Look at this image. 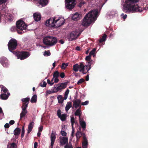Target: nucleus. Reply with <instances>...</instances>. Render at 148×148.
Returning <instances> with one entry per match:
<instances>
[{
    "mask_svg": "<svg viewBox=\"0 0 148 148\" xmlns=\"http://www.w3.org/2000/svg\"><path fill=\"white\" fill-rule=\"evenodd\" d=\"M139 0H125L123 5L122 10L126 13L130 12H141L143 10L135 3L138 2Z\"/></svg>",
    "mask_w": 148,
    "mask_h": 148,
    "instance_id": "nucleus-1",
    "label": "nucleus"
},
{
    "mask_svg": "<svg viewBox=\"0 0 148 148\" xmlns=\"http://www.w3.org/2000/svg\"><path fill=\"white\" fill-rule=\"evenodd\" d=\"M98 13L97 10H95L90 12L84 17L82 25L85 27L89 26L93 21H94L96 20Z\"/></svg>",
    "mask_w": 148,
    "mask_h": 148,
    "instance_id": "nucleus-2",
    "label": "nucleus"
},
{
    "mask_svg": "<svg viewBox=\"0 0 148 148\" xmlns=\"http://www.w3.org/2000/svg\"><path fill=\"white\" fill-rule=\"evenodd\" d=\"M56 18H50L45 22V24L47 26L49 27H59L64 24L65 21L63 18H59L58 19H56Z\"/></svg>",
    "mask_w": 148,
    "mask_h": 148,
    "instance_id": "nucleus-3",
    "label": "nucleus"
},
{
    "mask_svg": "<svg viewBox=\"0 0 148 148\" xmlns=\"http://www.w3.org/2000/svg\"><path fill=\"white\" fill-rule=\"evenodd\" d=\"M29 101L30 98L28 97L23 98L21 99V101L23 102L22 106L21 107L22 111L20 114V120L22 119L23 117H24L27 113V108L29 103Z\"/></svg>",
    "mask_w": 148,
    "mask_h": 148,
    "instance_id": "nucleus-4",
    "label": "nucleus"
},
{
    "mask_svg": "<svg viewBox=\"0 0 148 148\" xmlns=\"http://www.w3.org/2000/svg\"><path fill=\"white\" fill-rule=\"evenodd\" d=\"M16 29L18 33L21 34L24 32L23 30H25L27 27V25L23 21H18L16 23Z\"/></svg>",
    "mask_w": 148,
    "mask_h": 148,
    "instance_id": "nucleus-5",
    "label": "nucleus"
},
{
    "mask_svg": "<svg viewBox=\"0 0 148 148\" xmlns=\"http://www.w3.org/2000/svg\"><path fill=\"white\" fill-rule=\"evenodd\" d=\"M13 53L17 57L18 59H20L21 60L27 58L30 55L29 52L27 51H14Z\"/></svg>",
    "mask_w": 148,
    "mask_h": 148,
    "instance_id": "nucleus-6",
    "label": "nucleus"
},
{
    "mask_svg": "<svg viewBox=\"0 0 148 148\" xmlns=\"http://www.w3.org/2000/svg\"><path fill=\"white\" fill-rule=\"evenodd\" d=\"M8 45L9 51L13 53L17 46V41L15 39L12 38L9 41Z\"/></svg>",
    "mask_w": 148,
    "mask_h": 148,
    "instance_id": "nucleus-7",
    "label": "nucleus"
},
{
    "mask_svg": "<svg viewBox=\"0 0 148 148\" xmlns=\"http://www.w3.org/2000/svg\"><path fill=\"white\" fill-rule=\"evenodd\" d=\"M65 2L66 8L70 10L73 9L76 3V0H65Z\"/></svg>",
    "mask_w": 148,
    "mask_h": 148,
    "instance_id": "nucleus-8",
    "label": "nucleus"
},
{
    "mask_svg": "<svg viewBox=\"0 0 148 148\" xmlns=\"http://www.w3.org/2000/svg\"><path fill=\"white\" fill-rule=\"evenodd\" d=\"M81 33L76 31H73L70 34V37L69 38V41L75 40L80 35Z\"/></svg>",
    "mask_w": 148,
    "mask_h": 148,
    "instance_id": "nucleus-9",
    "label": "nucleus"
},
{
    "mask_svg": "<svg viewBox=\"0 0 148 148\" xmlns=\"http://www.w3.org/2000/svg\"><path fill=\"white\" fill-rule=\"evenodd\" d=\"M52 40L51 39V36H47L43 38V42L44 44L46 45L52 46L53 44L51 43L50 42V41Z\"/></svg>",
    "mask_w": 148,
    "mask_h": 148,
    "instance_id": "nucleus-10",
    "label": "nucleus"
},
{
    "mask_svg": "<svg viewBox=\"0 0 148 148\" xmlns=\"http://www.w3.org/2000/svg\"><path fill=\"white\" fill-rule=\"evenodd\" d=\"M68 83V82H66L56 84V85L57 89L59 90V91L61 92L62 90L65 88L67 86Z\"/></svg>",
    "mask_w": 148,
    "mask_h": 148,
    "instance_id": "nucleus-11",
    "label": "nucleus"
},
{
    "mask_svg": "<svg viewBox=\"0 0 148 148\" xmlns=\"http://www.w3.org/2000/svg\"><path fill=\"white\" fill-rule=\"evenodd\" d=\"M0 62L5 67H6L8 65V60L5 57H1L0 59Z\"/></svg>",
    "mask_w": 148,
    "mask_h": 148,
    "instance_id": "nucleus-12",
    "label": "nucleus"
},
{
    "mask_svg": "<svg viewBox=\"0 0 148 148\" xmlns=\"http://www.w3.org/2000/svg\"><path fill=\"white\" fill-rule=\"evenodd\" d=\"M60 146L61 145H63L65 144L68 143V138L67 137H60Z\"/></svg>",
    "mask_w": 148,
    "mask_h": 148,
    "instance_id": "nucleus-13",
    "label": "nucleus"
},
{
    "mask_svg": "<svg viewBox=\"0 0 148 148\" xmlns=\"http://www.w3.org/2000/svg\"><path fill=\"white\" fill-rule=\"evenodd\" d=\"M51 146L49 148H53V145L54 143L56 138V136L55 133H53V131L51 133Z\"/></svg>",
    "mask_w": 148,
    "mask_h": 148,
    "instance_id": "nucleus-14",
    "label": "nucleus"
},
{
    "mask_svg": "<svg viewBox=\"0 0 148 148\" xmlns=\"http://www.w3.org/2000/svg\"><path fill=\"white\" fill-rule=\"evenodd\" d=\"M73 103V106L75 108H77L79 107L80 104L81 103V101L80 99H76L75 100H73L72 101Z\"/></svg>",
    "mask_w": 148,
    "mask_h": 148,
    "instance_id": "nucleus-15",
    "label": "nucleus"
},
{
    "mask_svg": "<svg viewBox=\"0 0 148 148\" xmlns=\"http://www.w3.org/2000/svg\"><path fill=\"white\" fill-rule=\"evenodd\" d=\"M83 141L82 143V146L83 148H87L88 144V141L86 137L85 136L83 137Z\"/></svg>",
    "mask_w": 148,
    "mask_h": 148,
    "instance_id": "nucleus-16",
    "label": "nucleus"
},
{
    "mask_svg": "<svg viewBox=\"0 0 148 148\" xmlns=\"http://www.w3.org/2000/svg\"><path fill=\"white\" fill-rule=\"evenodd\" d=\"M34 20L36 21H38L40 20L41 16L40 14L35 13L33 14Z\"/></svg>",
    "mask_w": 148,
    "mask_h": 148,
    "instance_id": "nucleus-17",
    "label": "nucleus"
},
{
    "mask_svg": "<svg viewBox=\"0 0 148 148\" xmlns=\"http://www.w3.org/2000/svg\"><path fill=\"white\" fill-rule=\"evenodd\" d=\"M81 17V15L79 14L78 13H75L72 16V19L74 21H77L79 20Z\"/></svg>",
    "mask_w": 148,
    "mask_h": 148,
    "instance_id": "nucleus-18",
    "label": "nucleus"
},
{
    "mask_svg": "<svg viewBox=\"0 0 148 148\" xmlns=\"http://www.w3.org/2000/svg\"><path fill=\"white\" fill-rule=\"evenodd\" d=\"M10 95V93L9 92H7V93H1L0 98L2 99L6 100L8 98Z\"/></svg>",
    "mask_w": 148,
    "mask_h": 148,
    "instance_id": "nucleus-19",
    "label": "nucleus"
},
{
    "mask_svg": "<svg viewBox=\"0 0 148 148\" xmlns=\"http://www.w3.org/2000/svg\"><path fill=\"white\" fill-rule=\"evenodd\" d=\"M92 65V63L91 62H88V63H86V65H85V69L86 70V71L85 72L86 73H88L90 69L91 68V65Z\"/></svg>",
    "mask_w": 148,
    "mask_h": 148,
    "instance_id": "nucleus-20",
    "label": "nucleus"
},
{
    "mask_svg": "<svg viewBox=\"0 0 148 148\" xmlns=\"http://www.w3.org/2000/svg\"><path fill=\"white\" fill-rule=\"evenodd\" d=\"M81 106H80L79 108L77 110L75 114V116H79V120H81L80 119V116L81 114Z\"/></svg>",
    "mask_w": 148,
    "mask_h": 148,
    "instance_id": "nucleus-21",
    "label": "nucleus"
},
{
    "mask_svg": "<svg viewBox=\"0 0 148 148\" xmlns=\"http://www.w3.org/2000/svg\"><path fill=\"white\" fill-rule=\"evenodd\" d=\"M71 126L72 127V132L71 134V136L72 137L74 136V127L73 125L74 124H75V126H76L77 124V121H71Z\"/></svg>",
    "mask_w": 148,
    "mask_h": 148,
    "instance_id": "nucleus-22",
    "label": "nucleus"
},
{
    "mask_svg": "<svg viewBox=\"0 0 148 148\" xmlns=\"http://www.w3.org/2000/svg\"><path fill=\"white\" fill-rule=\"evenodd\" d=\"M21 130L18 127L16 128L14 131V135L18 136L21 133Z\"/></svg>",
    "mask_w": 148,
    "mask_h": 148,
    "instance_id": "nucleus-23",
    "label": "nucleus"
},
{
    "mask_svg": "<svg viewBox=\"0 0 148 148\" xmlns=\"http://www.w3.org/2000/svg\"><path fill=\"white\" fill-rule=\"evenodd\" d=\"M57 98L58 99V102L59 103H63L64 98L62 97V95H60L58 96Z\"/></svg>",
    "mask_w": 148,
    "mask_h": 148,
    "instance_id": "nucleus-24",
    "label": "nucleus"
},
{
    "mask_svg": "<svg viewBox=\"0 0 148 148\" xmlns=\"http://www.w3.org/2000/svg\"><path fill=\"white\" fill-rule=\"evenodd\" d=\"M51 39L52 40L50 41L51 43L53 44V46L55 45L57 41V38L56 37L51 36Z\"/></svg>",
    "mask_w": 148,
    "mask_h": 148,
    "instance_id": "nucleus-25",
    "label": "nucleus"
},
{
    "mask_svg": "<svg viewBox=\"0 0 148 148\" xmlns=\"http://www.w3.org/2000/svg\"><path fill=\"white\" fill-rule=\"evenodd\" d=\"M37 99V95H34L32 97L30 100L32 103H35L36 102Z\"/></svg>",
    "mask_w": 148,
    "mask_h": 148,
    "instance_id": "nucleus-26",
    "label": "nucleus"
},
{
    "mask_svg": "<svg viewBox=\"0 0 148 148\" xmlns=\"http://www.w3.org/2000/svg\"><path fill=\"white\" fill-rule=\"evenodd\" d=\"M48 0H40L39 3L42 6L47 5L48 3Z\"/></svg>",
    "mask_w": 148,
    "mask_h": 148,
    "instance_id": "nucleus-27",
    "label": "nucleus"
},
{
    "mask_svg": "<svg viewBox=\"0 0 148 148\" xmlns=\"http://www.w3.org/2000/svg\"><path fill=\"white\" fill-rule=\"evenodd\" d=\"M1 93H7L8 92V90L5 87L2 85V86L1 87Z\"/></svg>",
    "mask_w": 148,
    "mask_h": 148,
    "instance_id": "nucleus-28",
    "label": "nucleus"
},
{
    "mask_svg": "<svg viewBox=\"0 0 148 148\" xmlns=\"http://www.w3.org/2000/svg\"><path fill=\"white\" fill-rule=\"evenodd\" d=\"M72 103L71 102H68L65 107V110L67 111L69 110V109L72 107Z\"/></svg>",
    "mask_w": 148,
    "mask_h": 148,
    "instance_id": "nucleus-29",
    "label": "nucleus"
},
{
    "mask_svg": "<svg viewBox=\"0 0 148 148\" xmlns=\"http://www.w3.org/2000/svg\"><path fill=\"white\" fill-rule=\"evenodd\" d=\"M80 125L84 130L86 127V123L84 121H79Z\"/></svg>",
    "mask_w": 148,
    "mask_h": 148,
    "instance_id": "nucleus-30",
    "label": "nucleus"
},
{
    "mask_svg": "<svg viewBox=\"0 0 148 148\" xmlns=\"http://www.w3.org/2000/svg\"><path fill=\"white\" fill-rule=\"evenodd\" d=\"M91 56H90V55H89L86 56V57L85 58V60L86 61H87L86 63H88V62H91V63H92V62H93V61L92 60H91Z\"/></svg>",
    "mask_w": 148,
    "mask_h": 148,
    "instance_id": "nucleus-31",
    "label": "nucleus"
},
{
    "mask_svg": "<svg viewBox=\"0 0 148 148\" xmlns=\"http://www.w3.org/2000/svg\"><path fill=\"white\" fill-rule=\"evenodd\" d=\"M8 148H16V145L14 143L8 144L7 145Z\"/></svg>",
    "mask_w": 148,
    "mask_h": 148,
    "instance_id": "nucleus-32",
    "label": "nucleus"
},
{
    "mask_svg": "<svg viewBox=\"0 0 148 148\" xmlns=\"http://www.w3.org/2000/svg\"><path fill=\"white\" fill-rule=\"evenodd\" d=\"M79 65L78 64H76L73 66V71L76 72L78 71Z\"/></svg>",
    "mask_w": 148,
    "mask_h": 148,
    "instance_id": "nucleus-33",
    "label": "nucleus"
},
{
    "mask_svg": "<svg viewBox=\"0 0 148 148\" xmlns=\"http://www.w3.org/2000/svg\"><path fill=\"white\" fill-rule=\"evenodd\" d=\"M106 34H104L102 38L99 40V42L100 43H102L105 41L106 40Z\"/></svg>",
    "mask_w": 148,
    "mask_h": 148,
    "instance_id": "nucleus-34",
    "label": "nucleus"
},
{
    "mask_svg": "<svg viewBox=\"0 0 148 148\" xmlns=\"http://www.w3.org/2000/svg\"><path fill=\"white\" fill-rule=\"evenodd\" d=\"M69 90L67 89L65 91V93H64V100H66L68 97V95L69 94Z\"/></svg>",
    "mask_w": 148,
    "mask_h": 148,
    "instance_id": "nucleus-35",
    "label": "nucleus"
},
{
    "mask_svg": "<svg viewBox=\"0 0 148 148\" xmlns=\"http://www.w3.org/2000/svg\"><path fill=\"white\" fill-rule=\"evenodd\" d=\"M82 135V134L81 132L78 131L76 133V136L77 140H78L79 139Z\"/></svg>",
    "mask_w": 148,
    "mask_h": 148,
    "instance_id": "nucleus-36",
    "label": "nucleus"
},
{
    "mask_svg": "<svg viewBox=\"0 0 148 148\" xmlns=\"http://www.w3.org/2000/svg\"><path fill=\"white\" fill-rule=\"evenodd\" d=\"M66 117V114H62L60 117H59V118L61 120H65Z\"/></svg>",
    "mask_w": 148,
    "mask_h": 148,
    "instance_id": "nucleus-37",
    "label": "nucleus"
},
{
    "mask_svg": "<svg viewBox=\"0 0 148 148\" xmlns=\"http://www.w3.org/2000/svg\"><path fill=\"white\" fill-rule=\"evenodd\" d=\"M59 76V72L58 71L54 72L53 76L54 77H58Z\"/></svg>",
    "mask_w": 148,
    "mask_h": 148,
    "instance_id": "nucleus-38",
    "label": "nucleus"
},
{
    "mask_svg": "<svg viewBox=\"0 0 148 148\" xmlns=\"http://www.w3.org/2000/svg\"><path fill=\"white\" fill-rule=\"evenodd\" d=\"M96 51V48L93 49L90 52L89 55L91 56L92 55L94 57L95 56V53Z\"/></svg>",
    "mask_w": 148,
    "mask_h": 148,
    "instance_id": "nucleus-39",
    "label": "nucleus"
},
{
    "mask_svg": "<svg viewBox=\"0 0 148 148\" xmlns=\"http://www.w3.org/2000/svg\"><path fill=\"white\" fill-rule=\"evenodd\" d=\"M68 63H63L61 65V68L62 69H65L68 66Z\"/></svg>",
    "mask_w": 148,
    "mask_h": 148,
    "instance_id": "nucleus-40",
    "label": "nucleus"
},
{
    "mask_svg": "<svg viewBox=\"0 0 148 148\" xmlns=\"http://www.w3.org/2000/svg\"><path fill=\"white\" fill-rule=\"evenodd\" d=\"M8 18V21H10V22L12 21L14 19L13 16L12 14H9Z\"/></svg>",
    "mask_w": 148,
    "mask_h": 148,
    "instance_id": "nucleus-41",
    "label": "nucleus"
},
{
    "mask_svg": "<svg viewBox=\"0 0 148 148\" xmlns=\"http://www.w3.org/2000/svg\"><path fill=\"white\" fill-rule=\"evenodd\" d=\"M52 91V92L53 93H56L59 91V90L57 89V88L56 85L54 86V87Z\"/></svg>",
    "mask_w": 148,
    "mask_h": 148,
    "instance_id": "nucleus-42",
    "label": "nucleus"
},
{
    "mask_svg": "<svg viewBox=\"0 0 148 148\" xmlns=\"http://www.w3.org/2000/svg\"><path fill=\"white\" fill-rule=\"evenodd\" d=\"M86 3L85 1L82 0L79 3V4L78 5V6L79 7L81 8L84 4H86Z\"/></svg>",
    "mask_w": 148,
    "mask_h": 148,
    "instance_id": "nucleus-43",
    "label": "nucleus"
},
{
    "mask_svg": "<svg viewBox=\"0 0 148 148\" xmlns=\"http://www.w3.org/2000/svg\"><path fill=\"white\" fill-rule=\"evenodd\" d=\"M25 132V130L24 127V126H23L22 127V129L21 135V137L22 138H23L24 136Z\"/></svg>",
    "mask_w": 148,
    "mask_h": 148,
    "instance_id": "nucleus-44",
    "label": "nucleus"
},
{
    "mask_svg": "<svg viewBox=\"0 0 148 148\" xmlns=\"http://www.w3.org/2000/svg\"><path fill=\"white\" fill-rule=\"evenodd\" d=\"M85 66H84V64H83V63L82 62H81L80 63L79 68L80 69H85Z\"/></svg>",
    "mask_w": 148,
    "mask_h": 148,
    "instance_id": "nucleus-45",
    "label": "nucleus"
},
{
    "mask_svg": "<svg viewBox=\"0 0 148 148\" xmlns=\"http://www.w3.org/2000/svg\"><path fill=\"white\" fill-rule=\"evenodd\" d=\"M85 80L83 78L80 79L78 82L77 84L78 85H80L82 84L83 82H84Z\"/></svg>",
    "mask_w": 148,
    "mask_h": 148,
    "instance_id": "nucleus-46",
    "label": "nucleus"
},
{
    "mask_svg": "<svg viewBox=\"0 0 148 148\" xmlns=\"http://www.w3.org/2000/svg\"><path fill=\"white\" fill-rule=\"evenodd\" d=\"M33 128V127H30V126H28L27 132V134H29L30 133V132L32 131Z\"/></svg>",
    "mask_w": 148,
    "mask_h": 148,
    "instance_id": "nucleus-47",
    "label": "nucleus"
},
{
    "mask_svg": "<svg viewBox=\"0 0 148 148\" xmlns=\"http://www.w3.org/2000/svg\"><path fill=\"white\" fill-rule=\"evenodd\" d=\"M47 83L45 82H43L40 83V86L42 87H45Z\"/></svg>",
    "mask_w": 148,
    "mask_h": 148,
    "instance_id": "nucleus-48",
    "label": "nucleus"
},
{
    "mask_svg": "<svg viewBox=\"0 0 148 148\" xmlns=\"http://www.w3.org/2000/svg\"><path fill=\"white\" fill-rule=\"evenodd\" d=\"M57 115L58 116V117H60V116L61 115V111L60 109H58L57 111Z\"/></svg>",
    "mask_w": 148,
    "mask_h": 148,
    "instance_id": "nucleus-49",
    "label": "nucleus"
},
{
    "mask_svg": "<svg viewBox=\"0 0 148 148\" xmlns=\"http://www.w3.org/2000/svg\"><path fill=\"white\" fill-rule=\"evenodd\" d=\"M60 133L62 136H66L67 135L66 133L65 132L63 131L62 130L61 131Z\"/></svg>",
    "mask_w": 148,
    "mask_h": 148,
    "instance_id": "nucleus-50",
    "label": "nucleus"
},
{
    "mask_svg": "<svg viewBox=\"0 0 148 148\" xmlns=\"http://www.w3.org/2000/svg\"><path fill=\"white\" fill-rule=\"evenodd\" d=\"M44 55H47V56H49L51 55V53L49 50L47 51H45Z\"/></svg>",
    "mask_w": 148,
    "mask_h": 148,
    "instance_id": "nucleus-51",
    "label": "nucleus"
},
{
    "mask_svg": "<svg viewBox=\"0 0 148 148\" xmlns=\"http://www.w3.org/2000/svg\"><path fill=\"white\" fill-rule=\"evenodd\" d=\"M64 148H73V147L71 145H70L67 144L64 146Z\"/></svg>",
    "mask_w": 148,
    "mask_h": 148,
    "instance_id": "nucleus-52",
    "label": "nucleus"
},
{
    "mask_svg": "<svg viewBox=\"0 0 148 148\" xmlns=\"http://www.w3.org/2000/svg\"><path fill=\"white\" fill-rule=\"evenodd\" d=\"M59 76L61 78H63L65 76V74L64 72H62L59 74Z\"/></svg>",
    "mask_w": 148,
    "mask_h": 148,
    "instance_id": "nucleus-53",
    "label": "nucleus"
},
{
    "mask_svg": "<svg viewBox=\"0 0 148 148\" xmlns=\"http://www.w3.org/2000/svg\"><path fill=\"white\" fill-rule=\"evenodd\" d=\"M47 81V83L50 86L53 85L54 84V82H51L49 79H48Z\"/></svg>",
    "mask_w": 148,
    "mask_h": 148,
    "instance_id": "nucleus-54",
    "label": "nucleus"
},
{
    "mask_svg": "<svg viewBox=\"0 0 148 148\" xmlns=\"http://www.w3.org/2000/svg\"><path fill=\"white\" fill-rule=\"evenodd\" d=\"M89 103V101H86L84 102H82V103L81 104L82 105L84 106L88 104Z\"/></svg>",
    "mask_w": 148,
    "mask_h": 148,
    "instance_id": "nucleus-55",
    "label": "nucleus"
},
{
    "mask_svg": "<svg viewBox=\"0 0 148 148\" xmlns=\"http://www.w3.org/2000/svg\"><path fill=\"white\" fill-rule=\"evenodd\" d=\"M7 0H0V5L2 4L7 1Z\"/></svg>",
    "mask_w": 148,
    "mask_h": 148,
    "instance_id": "nucleus-56",
    "label": "nucleus"
},
{
    "mask_svg": "<svg viewBox=\"0 0 148 148\" xmlns=\"http://www.w3.org/2000/svg\"><path fill=\"white\" fill-rule=\"evenodd\" d=\"M79 71L80 72H82V73L83 74H86V73H85V69H80L79 70Z\"/></svg>",
    "mask_w": 148,
    "mask_h": 148,
    "instance_id": "nucleus-57",
    "label": "nucleus"
},
{
    "mask_svg": "<svg viewBox=\"0 0 148 148\" xmlns=\"http://www.w3.org/2000/svg\"><path fill=\"white\" fill-rule=\"evenodd\" d=\"M34 122L33 121H32L29 123V124L28 125V126H30V127H33V126L34 125Z\"/></svg>",
    "mask_w": 148,
    "mask_h": 148,
    "instance_id": "nucleus-58",
    "label": "nucleus"
},
{
    "mask_svg": "<svg viewBox=\"0 0 148 148\" xmlns=\"http://www.w3.org/2000/svg\"><path fill=\"white\" fill-rule=\"evenodd\" d=\"M10 125L8 123H6L4 125V127L5 128H8L10 127Z\"/></svg>",
    "mask_w": 148,
    "mask_h": 148,
    "instance_id": "nucleus-59",
    "label": "nucleus"
},
{
    "mask_svg": "<svg viewBox=\"0 0 148 148\" xmlns=\"http://www.w3.org/2000/svg\"><path fill=\"white\" fill-rule=\"evenodd\" d=\"M43 126H40L38 128V131L39 132H42V129H43Z\"/></svg>",
    "mask_w": 148,
    "mask_h": 148,
    "instance_id": "nucleus-60",
    "label": "nucleus"
},
{
    "mask_svg": "<svg viewBox=\"0 0 148 148\" xmlns=\"http://www.w3.org/2000/svg\"><path fill=\"white\" fill-rule=\"evenodd\" d=\"M54 83H57L59 81V79L58 78V77H54Z\"/></svg>",
    "mask_w": 148,
    "mask_h": 148,
    "instance_id": "nucleus-61",
    "label": "nucleus"
},
{
    "mask_svg": "<svg viewBox=\"0 0 148 148\" xmlns=\"http://www.w3.org/2000/svg\"><path fill=\"white\" fill-rule=\"evenodd\" d=\"M86 81H88L89 79V74H88L86 77Z\"/></svg>",
    "mask_w": 148,
    "mask_h": 148,
    "instance_id": "nucleus-62",
    "label": "nucleus"
},
{
    "mask_svg": "<svg viewBox=\"0 0 148 148\" xmlns=\"http://www.w3.org/2000/svg\"><path fill=\"white\" fill-rule=\"evenodd\" d=\"M14 121H10L9 122V123L11 125H12L14 124Z\"/></svg>",
    "mask_w": 148,
    "mask_h": 148,
    "instance_id": "nucleus-63",
    "label": "nucleus"
},
{
    "mask_svg": "<svg viewBox=\"0 0 148 148\" xmlns=\"http://www.w3.org/2000/svg\"><path fill=\"white\" fill-rule=\"evenodd\" d=\"M16 29V27H13L11 28V30L12 31H13L14 30V29Z\"/></svg>",
    "mask_w": 148,
    "mask_h": 148,
    "instance_id": "nucleus-64",
    "label": "nucleus"
}]
</instances>
